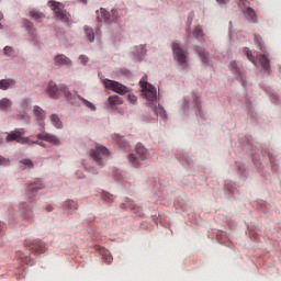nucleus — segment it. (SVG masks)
Masks as SVG:
<instances>
[{
	"instance_id": "412c9836",
	"label": "nucleus",
	"mask_w": 281,
	"mask_h": 281,
	"mask_svg": "<svg viewBox=\"0 0 281 281\" xmlns=\"http://www.w3.org/2000/svg\"><path fill=\"white\" fill-rule=\"evenodd\" d=\"M102 260L103 262H106V265H111L113 262V256H111V252H109V250H103Z\"/></svg>"
},
{
	"instance_id": "ddd939ff",
	"label": "nucleus",
	"mask_w": 281,
	"mask_h": 281,
	"mask_svg": "<svg viewBox=\"0 0 281 281\" xmlns=\"http://www.w3.org/2000/svg\"><path fill=\"white\" fill-rule=\"evenodd\" d=\"M243 13L247 21H250V23H258V15L256 14V10H254L251 7H247L245 10H243Z\"/></svg>"
},
{
	"instance_id": "c756f323",
	"label": "nucleus",
	"mask_w": 281,
	"mask_h": 281,
	"mask_svg": "<svg viewBox=\"0 0 281 281\" xmlns=\"http://www.w3.org/2000/svg\"><path fill=\"white\" fill-rule=\"evenodd\" d=\"M101 196H102L103 201H113V194H111V193L103 192L101 194Z\"/></svg>"
},
{
	"instance_id": "e433bc0d",
	"label": "nucleus",
	"mask_w": 281,
	"mask_h": 281,
	"mask_svg": "<svg viewBox=\"0 0 281 281\" xmlns=\"http://www.w3.org/2000/svg\"><path fill=\"white\" fill-rule=\"evenodd\" d=\"M29 144H37L38 146H45L44 143H41V142H38V140H35V142H31V140H30Z\"/></svg>"
},
{
	"instance_id": "f3484780",
	"label": "nucleus",
	"mask_w": 281,
	"mask_h": 281,
	"mask_svg": "<svg viewBox=\"0 0 281 281\" xmlns=\"http://www.w3.org/2000/svg\"><path fill=\"white\" fill-rule=\"evenodd\" d=\"M83 32L86 34V38L88 43H93V41H95V33L93 32V29L89 26H85Z\"/></svg>"
},
{
	"instance_id": "5701e85b",
	"label": "nucleus",
	"mask_w": 281,
	"mask_h": 281,
	"mask_svg": "<svg viewBox=\"0 0 281 281\" xmlns=\"http://www.w3.org/2000/svg\"><path fill=\"white\" fill-rule=\"evenodd\" d=\"M154 106V112L160 117L166 119V110L162 106H157V103H155Z\"/></svg>"
},
{
	"instance_id": "cd10ccee",
	"label": "nucleus",
	"mask_w": 281,
	"mask_h": 281,
	"mask_svg": "<svg viewBox=\"0 0 281 281\" xmlns=\"http://www.w3.org/2000/svg\"><path fill=\"white\" fill-rule=\"evenodd\" d=\"M193 36L195 38L203 37V30H201V26H196L195 29H193Z\"/></svg>"
},
{
	"instance_id": "58836bf2",
	"label": "nucleus",
	"mask_w": 281,
	"mask_h": 281,
	"mask_svg": "<svg viewBox=\"0 0 281 281\" xmlns=\"http://www.w3.org/2000/svg\"><path fill=\"white\" fill-rule=\"evenodd\" d=\"M5 165V158H3L2 156H0V166Z\"/></svg>"
},
{
	"instance_id": "a19ab883",
	"label": "nucleus",
	"mask_w": 281,
	"mask_h": 281,
	"mask_svg": "<svg viewBox=\"0 0 281 281\" xmlns=\"http://www.w3.org/2000/svg\"><path fill=\"white\" fill-rule=\"evenodd\" d=\"M53 207L52 205L46 206V212H52Z\"/></svg>"
},
{
	"instance_id": "c03bdc74",
	"label": "nucleus",
	"mask_w": 281,
	"mask_h": 281,
	"mask_svg": "<svg viewBox=\"0 0 281 281\" xmlns=\"http://www.w3.org/2000/svg\"><path fill=\"white\" fill-rule=\"evenodd\" d=\"M3 20V13L0 12V21Z\"/></svg>"
},
{
	"instance_id": "9d476101",
	"label": "nucleus",
	"mask_w": 281,
	"mask_h": 281,
	"mask_svg": "<svg viewBox=\"0 0 281 281\" xmlns=\"http://www.w3.org/2000/svg\"><path fill=\"white\" fill-rule=\"evenodd\" d=\"M172 49H173V56L176 60H178L180 65H186V58H187L186 52L182 50L179 42L172 43Z\"/></svg>"
},
{
	"instance_id": "6ab92c4d",
	"label": "nucleus",
	"mask_w": 281,
	"mask_h": 281,
	"mask_svg": "<svg viewBox=\"0 0 281 281\" xmlns=\"http://www.w3.org/2000/svg\"><path fill=\"white\" fill-rule=\"evenodd\" d=\"M108 102L110 104V106H120V104H123L124 101L122 100V98L117 97V95H111L108 98Z\"/></svg>"
},
{
	"instance_id": "9b49d317",
	"label": "nucleus",
	"mask_w": 281,
	"mask_h": 281,
	"mask_svg": "<svg viewBox=\"0 0 281 281\" xmlns=\"http://www.w3.org/2000/svg\"><path fill=\"white\" fill-rule=\"evenodd\" d=\"M37 139H42L43 142H48V144H53V146H60V138H58L54 134L43 132L37 134Z\"/></svg>"
},
{
	"instance_id": "423d86ee",
	"label": "nucleus",
	"mask_w": 281,
	"mask_h": 281,
	"mask_svg": "<svg viewBox=\"0 0 281 281\" xmlns=\"http://www.w3.org/2000/svg\"><path fill=\"white\" fill-rule=\"evenodd\" d=\"M103 85L105 87V89H110L111 91H114V93H119V95H124L126 93H128V87L117 82V81H113L111 79H105L103 81Z\"/></svg>"
},
{
	"instance_id": "7c9ffc66",
	"label": "nucleus",
	"mask_w": 281,
	"mask_h": 281,
	"mask_svg": "<svg viewBox=\"0 0 281 281\" xmlns=\"http://www.w3.org/2000/svg\"><path fill=\"white\" fill-rule=\"evenodd\" d=\"M25 27H26L29 34H34V25L32 24V22H26Z\"/></svg>"
},
{
	"instance_id": "393cba45",
	"label": "nucleus",
	"mask_w": 281,
	"mask_h": 281,
	"mask_svg": "<svg viewBox=\"0 0 281 281\" xmlns=\"http://www.w3.org/2000/svg\"><path fill=\"white\" fill-rule=\"evenodd\" d=\"M11 105H12V101H10V99L4 98L0 100V109H8Z\"/></svg>"
},
{
	"instance_id": "f704fd0d",
	"label": "nucleus",
	"mask_w": 281,
	"mask_h": 281,
	"mask_svg": "<svg viewBox=\"0 0 281 281\" xmlns=\"http://www.w3.org/2000/svg\"><path fill=\"white\" fill-rule=\"evenodd\" d=\"M66 206H68L69 210H74V209H76V202L68 201V202H66Z\"/></svg>"
},
{
	"instance_id": "20e7f679",
	"label": "nucleus",
	"mask_w": 281,
	"mask_h": 281,
	"mask_svg": "<svg viewBox=\"0 0 281 281\" xmlns=\"http://www.w3.org/2000/svg\"><path fill=\"white\" fill-rule=\"evenodd\" d=\"M48 3L58 21H64L65 23L66 21H69L70 15L67 10H65V5H63V3L56 2L54 0H50Z\"/></svg>"
},
{
	"instance_id": "aec40b11",
	"label": "nucleus",
	"mask_w": 281,
	"mask_h": 281,
	"mask_svg": "<svg viewBox=\"0 0 281 281\" xmlns=\"http://www.w3.org/2000/svg\"><path fill=\"white\" fill-rule=\"evenodd\" d=\"M50 123L55 128H63V121H60V117H58L56 114L50 115Z\"/></svg>"
},
{
	"instance_id": "7ed1b4c3",
	"label": "nucleus",
	"mask_w": 281,
	"mask_h": 281,
	"mask_svg": "<svg viewBox=\"0 0 281 281\" xmlns=\"http://www.w3.org/2000/svg\"><path fill=\"white\" fill-rule=\"evenodd\" d=\"M48 95L55 100H58L60 95H64L67 100H71L69 88H67V86H56L54 82H49L48 85Z\"/></svg>"
},
{
	"instance_id": "473e14b6",
	"label": "nucleus",
	"mask_w": 281,
	"mask_h": 281,
	"mask_svg": "<svg viewBox=\"0 0 281 281\" xmlns=\"http://www.w3.org/2000/svg\"><path fill=\"white\" fill-rule=\"evenodd\" d=\"M22 164L24 166H27V168H33V166H34V162H32V160H30V159H23Z\"/></svg>"
},
{
	"instance_id": "ea45409f",
	"label": "nucleus",
	"mask_w": 281,
	"mask_h": 281,
	"mask_svg": "<svg viewBox=\"0 0 281 281\" xmlns=\"http://www.w3.org/2000/svg\"><path fill=\"white\" fill-rule=\"evenodd\" d=\"M78 1L79 3H83V5H87V0H76Z\"/></svg>"
},
{
	"instance_id": "f03ea898",
	"label": "nucleus",
	"mask_w": 281,
	"mask_h": 281,
	"mask_svg": "<svg viewBox=\"0 0 281 281\" xmlns=\"http://www.w3.org/2000/svg\"><path fill=\"white\" fill-rule=\"evenodd\" d=\"M244 54L248 58V60L252 63V65H255V67H258V63H259V65L266 71H269V69L271 68V66L269 65V58L266 57V55L258 56L256 55V53L251 52V49L249 48H244Z\"/></svg>"
},
{
	"instance_id": "0eeeda50",
	"label": "nucleus",
	"mask_w": 281,
	"mask_h": 281,
	"mask_svg": "<svg viewBox=\"0 0 281 281\" xmlns=\"http://www.w3.org/2000/svg\"><path fill=\"white\" fill-rule=\"evenodd\" d=\"M135 153L136 154L130 155L128 161L134 168H137V166H139V161H144V159H146V148L142 145H136Z\"/></svg>"
},
{
	"instance_id": "a18cd8bd",
	"label": "nucleus",
	"mask_w": 281,
	"mask_h": 281,
	"mask_svg": "<svg viewBox=\"0 0 281 281\" xmlns=\"http://www.w3.org/2000/svg\"><path fill=\"white\" fill-rule=\"evenodd\" d=\"M0 27H1V24H0Z\"/></svg>"
},
{
	"instance_id": "6e6552de",
	"label": "nucleus",
	"mask_w": 281,
	"mask_h": 281,
	"mask_svg": "<svg viewBox=\"0 0 281 281\" xmlns=\"http://www.w3.org/2000/svg\"><path fill=\"white\" fill-rule=\"evenodd\" d=\"M109 149L104 146H99L91 150L90 157L95 161L97 166H102V160L109 157Z\"/></svg>"
},
{
	"instance_id": "37998d69",
	"label": "nucleus",
	"mask_w": 281,
	"mask_h": 281,
	"mask_svg": "<svg viewBox=\"0 0 281 281\" xmlns=\"http://www.w3.org/2000/svg\"><path fill=\"white\" fill-rule=\"evenodd\" d=\"M22 104L27 105V99H24V100L22 101Z\"/></svg>"
},
{
	"instance_id": "39448f33",
	"label": "nucleus",
	"mask_w": 281,
	"mask_h": 281,
	"mask_svg": "<svg viewBox=\"0 0 281 281\" xmlns=\"http://www.w3.org/2000/svg\"><path fill=\"white\" fill-rule=\"evenodd\" d=\"M25 128H16L7 134L5 142H16L18 144H30V137H23Z\"/></svg>"
},
{
	"instance_id": "dca6fc26",
	"label": "nucleus",
	"mask_w": 281,
	"mask_h": 281,
	"mask_svg": "<svg viewBox=\"0 0 281 281\" xmlns=\"http://www.w3.org/2000/svg\"><path fill=\"white\" fill-rule=\"evenodd\" d=\"M16 85V81L14 79H2L0 80V89L2 91H5L10 89V87H14Z\"/></svg>"
},
{
	"instance_id": "2eb2a0df",
	"label": "nucleus",
	"mask_w": 281,
	"mask_h": 281,
	"mask_svg": "<svg viewBox=\"0 0 281 281\" xmlns=\"http://www.w3.org/2000/svg\"><path fill=\"white\" fill-rule=\"evenodd\" d=\"M56 65H64L65 67H71V59L64 54L54 57Z\"/></svg>"
},
{
	"instance_id": "bb28decb",
	"label": "nucleus",
	"mask_w": 281,
	"mask_h": 281,
	"mask_svg": "<svg viewBox=\"0 0 281 281\" xmlns=\"http://www.w3.org/2000/svg\"><path fill=\"white\" fill-rule=\"evenodd\" d=\"M37 190H43V184L34 182L29 188V192H36Z\"/></svg>"
},
{
	"instance_id": "c9c22d12",
	"label": "nucleus",
	"mask_w": 281,
	"mask_h": 281,
	"mask_svg": "<svg viewBox=\"0 0 281 281\" xmlns=\"http://www.w3.org/2000/svg\"><path fill=\"white\" fill-rule=\"evenodd\" d=\"M217 3H220L221 5H227V3H229V0H216Z\"/></svg>"
},
{
	"instance_id": "2f4dec72",
	"label": "nucleus",
	"mask_w": 281,
	"mask_h": 281,
	"mask_svg": "<svg viewBox=\"0 0 281 281\" xmlns=\"http://www.w3.org/2000/svg\"><path fill=\"white\" fill-rule=\"evenodd\" d=\"M127 100L130 104H135V102H137V97H135L134 94H128Z\"/></svg>"
},
{
	"instance_id": "4be33fe9",
	"label": "nucleus",
	"mask_w": 281,
	"mask_h": 281,
	"mask_svg": "<svg viewBox=\"0 0 281 281\" xmlns=\"http://www.w3.org/2000/svg\"><path fill=\"white\" fill-rule=\"evenodd\" d=\"M77 99L80 100L82 104L91 111H95V105H93V103L89 102L87 99L82 98L81 95H77Z\"/></svg>"
},
{
	"instance_id": "72a5a7b5",
	"label": "nucleus",
	"mask_w": 281,
	"mask_h": 281,
	"mask_svg": "<svg viewBox=\"0 0 281 281\" xmlns=\"http://www.w3.org/2000/svg\"><path fill=\"white\" fill-rule=\"evenodd\" d=\"M79 60L82 65H87V63H89V57L81 55L79 56Z\"/></svg>"
},
{
	"instance_id": "4468645a",
	"label": "nucleus",
	"mask_w": 281,
	"mask_h": 281,
	"mask_svg": "<svg viewBox=\"0 0 281 281\" xmlns=\"http://www.w3.org/2000/svg\"><path fill=\"white\" fill-rule=\"evenodd\" d=\"M231 71L237 76V80H240L243 87H245V75L240 71V68L236 65V61L231 63Z\"/></svg>"
},
{
	"instance_id": "a211bd4d",
	"label": "nucleus",
	"mask_w": 281,
	"mask_h": 281,
	"mask_svg": "<svg viewBox=\"0 0 281 281\" xmlns=\"http://www.w3.org/2000/svg\"><path fill=\"white\" fill-rule=\"evenodd\" d=\"M33 113L37 122H43V120H45V112L43 109H41V106L35 105L33 109Z\"/></svg>"
},
{
	"instance_id": "1a4fd4ad",
	"label": "nucleus",
	"mask_w": 281,
	"mask_h": 281,
	"mask_svg": "<svg viewBox=\"0 0 281 281\" xmlns=\"http://www.w3.org/2000/svg\"><path fill=\"white\" fill-rule=\"evenodd\" d=\"M97 19L100 23L103 21H109L110 23H113L115 19H117V10H112V15L106 11L105 9H100V11H97Z\"/></svg>"
},
{
	"instance_id": "f257e3e1",
	"label": "nucleus",
	"mask_w": 281,
	"mask_h": 281,
	"mask_svg": "<svg viewBox=\"0 0 281 281\" xmlns=\"http://www.w3.org/2000/svg\"><path fill=\"white\" fill-rule=\"evenodd\" d=\"M147 80L148 76L145 75L139 81L142 95L145 98V100H148V102H155L157 100V88L148 83Z\"/></svg>"
},
{
	"instance_id": "f8f14e48",
	"label": "nucleus",
	"mask_w": 281,
	"mask_h": 281,
	"mask_svg": "<svg viewBox=\"0 0 281 281\" xmlns=\"http://www.w3.org/2000/svg\"><path fill=\"white\" fill-rule=\"evenodd\" d=\"M25 246L31 247L35 254H45V244L41 240L26 241Z\"/></svg>"
},
{
	"instance_id": "c85d7f7f",
	"label": "nucleus",
	"mask_w": 281,
	"mask_h": 281,
	"mask_svg": "<svg viewBox=\"0 0 281 281\" xmlns=\"http://www.w3.org/2000/svg\"><path fill=\"white\" fill-rule=\"evenodd\" d=\"M198 54L202 60V63H207L209 55L204 50H198Z\"/></svg>"
},
{
	"instance_id": "b1692460",
	"label": "nucleus",
	"mask_w": 281,
	"mask_h": 281,
	"mask_svg": "<svg viewBox=\"0 0 281 281\" xmlns=\"http://www.w3.org/2000/svg\"><path fill=\"white\" fill-rule=\"evenodd\" d=\"M30 16H32V19H34L35 21H38V19L45 18V15L38 11H31Z\"/></svg>"
},
{
	"instance_id": "a878e982",
	"label": "nucleus",
	"mask_w": 281,
	"mask_h": 281,
	"mask_svg": "<svg viewBox=\"0 0 281 281\" xmlns=\"http://www.w3.org/2000/svg\"><path fill=\"white\" fill-rule=\"evenodd\" d=\"M3 54L4 56L14 57V48H12V46H5L3 48Z\"/></svg>"
},
{
	"instance_id": "79ce46f5",
	"label": "nucleus",
	"mask_w": 281,
	"mask_h": 281,
	"mask_svg": "<svg viewBox=\"0 0 281 281\" xmlns=\"http://www.w3.org/2000/svg\"><path fill=\"white\" fill-rule=\"evenodd\" d=\"M255 43H257V45H260V40L256 36H255Z\"/></svg>"
},
{
	"instance_id": "4c0bfd02",
	"label": "nucleus",
	"mask_w": 281,
	"mask_h": 281,
	"mask_svg": "<svg viewBox=\"0 0 281 281\" xmlns=\"http://www.w3.org/2000/svg\"><path fill=\"white\" fill-rule=\"evenodd\" d=\"M139 48H140V55L146 54V49L144 48V45H140Z\"/></svg>"
}]
</instances>
